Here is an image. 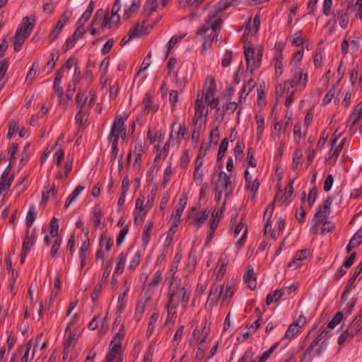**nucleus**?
<instances>
[{
    "label": "nucleus",
    "instance_id": "obj_53",
    "mask_svg": "<svg viewBox=\"0 0 362 362\" xmlns=\"http://www.w3.org/2000/svg\"><path fill=\"white\" fill-rule=\"evenodd\" d=\"M72 16V12L71 11H66L62 15L59 20L57 21L56 24V27L58 28L61 31L62 30L64 25L67 23Z\"/></svg>",
    "mask_w": 362,
    "mask_h": 362
},
{
    "label": "nucleus",
    "instance_id": "obj_42",
    "mask_svg": "<svg viewBox=\"0 0 362 362\" xmlns=\"http://www.w3.org/2000/svg\"><path fill=\"white\" fill-rule=\"evenodd\" d=\"M84 186L78 185L66 199L64 208L67 209L74 202H75L78 195L84 190Z\"/></svg>",
    "mask_w": 362,
    "mask_h": 362
},
{
    "label": "nucleus",
    "instance_id": "obj_63",
    "mask_svg": "<svg viewBox=\"0 0 362 362\" xmlns=\"http://www.w3.org/2000/svg\"><path fill=\"white\" fill-rule=\"evenodd\" d=\"M322 224L320 233L321 234H326L332 231L335 228V223L330 221H324L321 223Z\"/></svg>",
    "mask_w": 362,
    "mask_h": 362
},
{
    "label": "nucleus",
    "instance_id": "obj_50",
    "mask_svg": "<svg viewBox=\"0 0 362 362\" xmlns=\"http://www.w3.org/2000/svg\"><path fill=\"white\" fill-rule=\"evenodd\" d=\"M357 277L358 276H355L354 275L352 274L350 279H349L347 284L344 288V291L341 295V300L343 302H345L347 300L350 290L352 288L355 287V281Z\"/></svg>",
    "mask_w": 362,
    "mask_h": 362
},
{
    "label": "nucleus",
    "instance_id": "obj_58",
    "mask_svg": "<svg viewBox=\"0 0 362 362\" xmlns=\"http://www.w3.org/2000/svg\"><path fill=\"white\" fill-rule=\"evenodd\" d=\"M88 97L82 93H78L76 97V104L77 110H83L85 105L87 102Z\"/></svg>",
    "mask_w": 362,
    "mask_h": 362
},
{
    "label": "nucleus",
    "instance_id": "obj_26",
    "mask_svg": "<svg viewBox=\"0 0 362 362\" xmlns=\"http://www.w3.org/2000/svg\"><path fill=\"white\" fill-rule=\"evenodd\" d=\"M186 130L182 128L181 124L177 121H175L172 124V130L170 135H173V141L177 140L180 144L181 139H183L185 134Z\"/></svg>",
    "mask_w": 362,
    "mask_h": 362
},
{
    "label": "nucleus",
    "instance_id": "obj_45",
    "mask_svg": "<svg viewBox=\"0 0 362 362\" xmlns=\"http://www.w3.org/2000/svg\"><path fill=\"white\" fill-rule=\"evenodd\" d=\"M163 138V134L161 131H157L152 135L151 131L149 129L147 132V139L150 141L151 144L158 143L157 146H155V148H157V151H159V144L162 141Z\"/></svg>",
    "mask_w": 362,
    "mask_h": 362
},
{
    "label": "nucleus",
    "instance_id": "obj_9",
    "mask_svg": "<svg viewBox=\"0 0 362 362\" xmlns=\"http://www.w3.org/2000/svg\"><path fill=\"white\" fill-rule=\"evenodd\" d=\"M205 101L211 108H216L219 100L216 97V84L211 76H207L205 81Z\"/></svg>",
    "mask_w": 362,
    "mask_h": 362
},
{
    "label": "nucleus",
    "instance_id": "obj_35",
    "mask_svg": "<svg viewBox=\"0 0 362 362\" xmlns=\"http://www.w3.org/2000/svg\"><path fill=\"white\" fill-rule=\"evenodd\" d=\"M125 329L123 325H122L118 330L114 336L112 340L110 342V346H114L115 348H121L122 342L124 340L125 336Z\"/></svg>",
    "mask_w": 362,
    "mask_h": 362
},
{
    "label": "nucleus",
    "instance_id": "obj_15",
    "mask_svg": "<svg viewBox=\"0 0 362 362\" xmlns=\"http://www.w3.org/2000/svg\"><path fill=\"white\" fill-rule=\"evenodd\" d=\"M11 163L6 168L0 177V196L8 191L14 180L13 175L11 174Z\"/></svg>",
    "mask_w": 362,
    "mask_h": 362
},
{
    "label": "nucleus",
    "instance_id": "obj_37",
    "mask_svg": "<svg viewBox=\"0 0 362 362\" xmlns=\"http://www.w3.org/2000/svg\"><path fill=\"white\" fill-rule=\"evenodd\" d=\"M78 339V334L74 333L72 331L65 330L64 334V347L70 349L75 346Z\"/></svg>",
    "mask_w": 362,
    "mask_h": 362
},
{
    "label": "nucleus",
    "instance_id": "obj_11",
    "mask_svg": "<svg viewBox=\"0 0 362 362\" xmlns=\"http://www.w3.org/2000/svg\"><path fill=\"white\" fill-rule=\"evenodd\" d=\"M149 209L144 204V196L140 195L136 199L135 209L134 210V223L136 224L142 223Z\"/></svg>",
    "mask_w": 362,
    "mask_h": 362
},
{
    "label": "nucleus",
    "instance_id": "obj_51",
    "mask_svg": "<svg viewBox=\"0 0 362 362\" xmlns=\"http://www.w3.org/2000/svg\"><path fill=\"white\" fill-rule=\"evenodd\" d=\"M36 218V208L35 205H30L28 209V211L26 215V226H28V229L30 230V228L32 226Z\"/></svg>",
    "mask_w": 362,
    "mask_h": 362
},
{
    "label": "nucleus",
    "instance_id": "obj_34",
    "mask_svg": "<svg viewBox=\"0 0 362 362\" xmlns=\"http://www.w3.org/2000/svg\"><path fill=\"white\" fill-rule=\"evenodd\" d=\"M35 243V231L33 230L30 234V230L27 229L26 235L23 239L22 250L29 252Z\"/></svg>",
    "mask_w": 362,
    "mask_h": 362
},
{
    "label": "nucleus",
    "instance_id": "obj_49",
    "mask_svg": "<svg viewBox=\"0 0 362 362\" xmlns=\"http://www.w3.org/2000/svg\"><path fill=\"white\" fill-rule=\"evenodd\" d=\"M127 253L121 252L118 256V261L115 269V274H120L124 272Z\"/></svg>",
    "mask_w": 362,
    "mask_h": 362
},
{
    "label": "nucleus",
    "instance_id": "obj_12",
    "mask_svg": "<svg viewBox=\"0 0 362 362\" xmlns=\"http://www.w3.org/2000/svg\"><path fill=\"white\" fill-rule=\"evenodd\" d=\"M194 110L195 112L193 120L195 124L202 122L208 115V108L203 104V94L198 93L195 101Z\"/></svg>",
    "mask_w": 362,
    "mask_h": 362
},
{
    "label": "nucleus",
    "instance_id": "obj_32",
    "mask_svg": "<svg viewBox=\"0 0 362 362\" xmlns=\"http://www.w3.org/2000/svg\"><path fill=\"white\" fill-rule=\"evenodd\" d=\"M159 318V311L156 309L153 311L148 319V327L146 331L147 337H150L155 330L157 322Z\"/></svg>",
    "mask_w": 362,
    "mask_h": 362
},
{
    "label": "nucleus",
    "instance_id": "obj_25",
    "mask_svg": "<svg viewBox=\"0 0 362 362\" xmlns=\"http://www.w3.org/2000/svg\"><path fill=\"white\" fill-rule=\"evenodd\" d=\"M362 329V310L346 328L351 337H354Z\"/></svg>",
    "mask_w": 362,
    "mask_h": 362
},
{
    "label": "nucleus",
    "instance_id": "obj_60",
    "mask_svg": "<svg viewBox=\"0 0 362 362\" xmlns=\"http://www.w3.org/2000/svg\"><path fill=\"white\" fill-rule=\"evenodd\" d=\"M351 2V9L355 12V16L362 22V0H356V3Z\"/></svg>",
    "mask_w": 362,
    "mask_h": 362
},
{
    "label": "nucleus",
    "instance_id": "obj_8",
    "mask_svg": "<svg viewBox=\"0 0 362 362\" xmlns=\"http://www.w3.org/2000/svg\"><path fill=\"white\" fill-rule=\"evenodd\" d=\"M126 132L125 119L121 115H117L110 128L108 141L118 143L119 138H125Z\"/></svg>",
    "mask_w": 362,
    "mask_h": 362
},
{
    "label": "nucleus",
    "instance_id": "obj_13",
    "mask_svg": "<svg viewBox=\"0 0 362 362\" xmlns=\"http://www.w3.org/2000/svg\"><path fill=\"white\" fill-rule=\"evenodd\" d=\"M350 10H351V2L348 3L346 11L340 10L334 11L333 13L332 19L331 21H332L334 23L339 22V26L342 29H346L348 27L349 23L348 11Z\"/></svg>",
    "mask_w": 362,
    "mask_h": 362
},
{
    "label": "nucleus",
    "instance_id": "obj_23",
    "mask_svg": "<svg viewBox=\"0 0 362 362\" xmlns=\"http://www.w3.org/2000/svg\"><path fill=\"white\" fill-rule=\"evenodd\" d=\"M243 280L251 290H254L256 288V277L255 276L253 267L251 265L247 266L246 271L243 275Z\"/></svg>",
    "mask_w": 362,
    "mask_h": 362
},
{
    "label": "nucleus",
    "instance_id": "obj_62",
    "mask_svg": "<svg viewBox=\"0 0 362 362\" xmlns=\"http://www.w3.org/2000/svg\"><path fill=\"white\" fill-rule=\"evenodd\" d=\"M204 177V171L202 168H194L193 173V180L197 185H200L202 183Z\"/></svg>",
    "mask_w": 362,
    "mask_h": 362
},
{
    "label": "nucleus",
    "instance_id": "obj_6",
    "mask_svg": "<svg viewBox=\"0 0 362 362\" xmlns=\"http://www.w3.org/2000/svg\"><path fill=\"white\" fill-rule=\"evenodd\" d=\"M33 28L34 24L30 21V19L28 17H24L13 37V49L16 52L21 50L22 45L31 34Z\"/></svg>",
    "mask_w": 362,
    "mask_h": 362
},
{
    "label": "nucleus",
    "instance_id": "obj_33",
    "mask_svg": "<svg viewBox=\"0 0 362 362\" xmlns=\"http://www.w3.org/2000/svg\"><path fill=\"white\" fill-rule=\"evenodd\" d=\"M151 296H146L144 299L138 301L135 309V317L137 320H140L145 312L147 304L150 302Z\"/></svg>",
    "mask_w": 362,
    "mask_h": 362
},
{
    "label": "nucleus",
    "instance_id": "obj_10",
    "mask_svg": "<svg viewBox=\"0 0 362 362\" xmlns=\"http://www.w3.org/2000/svg\"><path fill=\"white\" fill-rule=\"evenodd\" d=\"M233 0H221L216 4L214 8L211 9L206 18L205 21L211 23H215L218 21V26H221L222 19L219 17V13L227 9L233 5Z\"/></svg>",
    "mask_w": 362,
    "mask_h": 362
},
{
    "label": "nucleus",
    "instance_id": "obj_22",
    "mask_svg": "<svg viewBox=\"0 0 362 362\" xmlns=\"http://www.w3.org/2000/svg\"><path fill=\"white\" fill-rule=\"evenodd\" d=\"M195 208L192 209V213L189 215L188 219L192 220L197 227H200L207 219L209 213L206 210L200 212H194Z\"/></svg>",
    "mask_w": 362,
    "mask_h": 362
},
{
    "label": "nucleus",
    "instance_id": "obj_5",
    "mask_svg": "<svg viewBox=\"0 0 362 362\" xmlns=\"http://www.w3.org/2000/svg\"><path fill=\"white\" fill-rule=\"evenodd\" d=\"M332 199L328 197L322 204H319L316 208V211L310 221V231L312 233H316L318 227L324 221H327L331 214V205Z\"/></svg>",
    "mask_w": 362,
    "mask_h": 362
},
{
    "label": "nucleus",
    "instance_id": "obj_55",
    "mask_svg": "<svg viewBox=\"0 0 362 362\" xmlns=\"http://www.w3.org/2000/svg\"><path fill=\"white\" fill-rule=\"evenodd\" d=\"M118 356H122L120 349L110 346L109 351L106 354L105 359L110 362H112L114 360H116Z\"/></svg>",
    "mask_w": 362,
    "mask_h": 362
},
{
    "label": "nucleus",
    "instance_id": "obj_19",
    "mask_svg": "<svg viewBox=\"0 0 362 362\" xmlns=\"http://www.w3.org/2000/svg\"><path fill=\"white\" fill-rule=\"evenodd\" d=\"M244 55L247 63V71L253 73L259 68L252 66V64L256 66V56L254 48L252 47H245Z\"/></svg>",
    "mask_w": 362,
    "mask_h": 362
},
{
    "label": "nucleus",
    "instance_id": "obj_46",
    "mask_svg": "<svg viewBox=\"0 0 362 362\" xmlns=\"http://www.w3.org/2000/svg\"><path fill=\"white\" fill-rule=\"evenodd\" d=\"M153 226V221H150L148 224H146L143 230L141 241L142 244L144 247H146L150 241L151 232Z\"/></svg>",
    "mask_w": 362,
    "mask_h": 362
},
{
    "label": "nucleus",
    "instance_id": "obj_36",
    "mask_svg": "<svg viewBox=\"0 0 362 362\" xmlns=\"http://www.w3.org/2000/svg\"><path fill=\"white\" fill-rule=\"evenodd\" d=\"M173 143L174 141H173V135H170L168 139L167 140L163 146V148L162 150H160V151L156 156L155 162L160 159H165L168 157L170 152V146Z\"/></svg>",
    "mask_w": 362,
    "mask_h": 362
},
{
    "label": "nucleus",
    "instance_id": "obj_38",
    "mask_svg": "<svg viewBox=\"0 0 362 362\" xmlns=\"http://www.w3.org/2000/svg\"><path fill=\"white\" fill-rule=\"evenodd\" d=\"M300 328L299 323L297 321H294L288 326L282 339L291 340L299 332Z\"/></svg>",
    "mask_w": 362,
    "mask_h": 362
},
{
    "label": "nucleus",
    "instance_id": "obj_28",
    "mask_svg": "<svg viewBox=\"0 0 362 362\" xmlns=\"http://www.w3.org/2000/svg\"><path fill=\"white\" fill-rule=\"evenodd\" d=\"M273 64L275 69V76L279 77L284 71L283 54L281 51L275 53L273 57Z\"/></svg>",
    "mask_w": 362,
    "mask_h": 362
},
{
    "label": "nucleus",
    "instance_id": "obj_40",
    "mask_svg": "<svg viewBox=\"0 0 362 362\" xmlns=\"http://www.w3.org/2000/svg\"><path fill=\"white\" fill-rule=\"evenodd\" d=\"M197 264V251L196 249L192 247L188 254L187 257V269L189 273L194 272L195 266Z\"/></svg>",
    "mask_w": 362,
    "mask_h": 362
},
{
    "label": "nucleus",
    "instance_id": "obj_52",
    "mask_svg": "<svg viewBox=\"0 0 362 362\" xmlns=\"http://www.w3.org/2000/svg\"><path fill=\"white\" fill-rule=\"evenodd\" d=\"M279 342L274 343L268 350L264 351L261 356L257 358L258 362H266L272 354L278 348Z\"/></svg>",
    "mask_w": 362,
    "mask_h": 362
},
{
    "label": "nucleus",
    "instance_id": "obj_44",
    "mask_svg": "<svg viewBox=\"0 0 362 362\" xmlns=\"http://www.w3.org/2000/svg\"><path fill=\"white\" fill-rule=\"evenodd\" d=\"M102 216V207L100 204H95L93 210V223L95 227L98 228L100 226Z\"/></svg>",
    "mask_w": 362,
    "mask_h": 362
},
{
    "label": "nucleus",
    "instance_id": "obj_18",
    "mask_svg": "<svg viewBox=\"0 0 362 362\" xmlns=\"http://www.w3.org/2000/svg\"><path fill=\"white\" fill-rule=\"evenodd\" d=\"M228 262L229 257L227 255L222 254L220 256L214 272V276H215L216 280H220L223 278Z\"/></svg>",
    "mask_w": 362,
    "mask_h": 362
},
{
    "label": "nucleus",
    "instance_id": "obj_29",
    "mask_svg": "<svg viewBox=\"0 0 362 362\" xmlns=\"http://www.w3.org/2000/svg\"><path fill=\"white\" fill-rule=\"evenodd\" d=\"M362 243V226L356 231V233L351 238L349 243L346 245V251L349 253L353 249L359 246Z\"/></svg>",
    "mask_w": 362,
    "mask_h": 362
},
{
    "label": "nucleus",
    "instance_id": "obj_57",
    "mask_svg": "<svg viewBox=\"0 0 362 362\" xmlns=\"http://www.w3.org/2000/svg\"><path fill=\"white\" fill-rule=\"evenodd\" d=\"M259 181L258 178H256L253 182H250L249 185H245V189L250 190L252 194V199H254L256 197V194L258 192L259 187Z\"/></svg>",
    "mask_w": 362,
    "mask_h": 362
},
{
    "label": "nucleus",
    "instance_id": "obj_31",
    "mask_svg": "<svg viewBox=\"0 0 362 362\" xmlns=\"http://www.w3.org/2000/svg\"><path fill=\"white\" fill-rule=\"evenodd\" d=\"M274 210V202H273L270 204H269L264 213L263 218L266 221V224L264 226V233L267 234L269 230H271L272 221L271 218Z\"/></svg>",
    "mask_w": 362,
    "mask_h": 362
},
{
    "label": "nucleus",
    "instance_id": "obj_27",
    "mask_svg": "<svg viewBox=\"0 0 362 362\" xmlns=\"http://www.w3.org/2000/svg\"><path fill=\"white\" fill-rule=\"evenodd\" d=\"M144 110L147 112H156L158 110V105L153 101L149 92L146 93L143 99Z\"/></svg>",
    "mask_w": 362,
    "mask_h": 362
},
{
    "label": "nucleus",
    "instance_id": "obj_1",
    "mask_svg": "<svg viewBox=\"0 0 362 362\" xmlns=\"http://www.w3.org/2000/svg\"><path fill=\"white\" fill-rule=\"evenodd\" d=\"M191 292L190 288L181 286L180 279L170 280L165 298V310L167 314L165 325L175 322L179 305L184 309L187 308Z\"/></svg>",
    "mask_w": 362,
    "mask_h": 362
},
{
    "label": "nucleus",
    "instance_id": "obj_39",
    "mask_svg": "<svg viewBox=\"0 0 362 362\" xmlns=\"http://www.w3.org/2000/svg\"><path fill=\"white\" fill-rule=\"evenodd\" d=\"M182 259V255L180 252H177L174 257L173 261L171 264V267L169 271L170 279H177L175 277V274L178 271L179 264Z\"/></svg>",
    "mask_w": 362,
    "mask_h": 362
},
{
    "label": "nucleus",
    "instance_id": "obj_3",
    "mask_svg": "<svg viewBox=\"0 0 362 362\" xmlns=\"http://www.w3.org/2000/svg\"><path fill=\"white\" fill-rule=\"evenodd\" d=\"M218 22L219 21L212 24L205 21L204 23L197 29V35L204 37L202 44L204 52L211 48L214 39L218 37L220 28Z\"/></svg>",
    "mask_w": 362,
    "mask_h": 362
},
{
    "label": "nucleus",
    "instance_id": "obj_56",
    "mask_svg": "<svg viewBox=\"0 0 362 362\" xmlns=\"http://www.w3.org/2000/svg\"><path fill=\"white\" fill-rule=\"evenodd\" d=\"M283 296V293L281 289L274 291L272 293H269L266 297V304L267 305L272 304L274 302L277 301L279 298Z\"/></svg>",
    "mask_w": 362,
    "mask_h": 362
},
{
    "label": "nucleus",
    "instance_id": "obj_43",
    "mask_svg": "<svg viewBox=\"0 0 362 362\" xmlns=\"http://www.w3.org/2000/svg\"><path fill=\"white\" fill-rule=\"evenodd\" d=\"M140 6V0H133L130 6L124 10L123 18L129 19L132 15L135 13Z\"/></svg>",
    "mask_w": 362,
    "mask_h": 362
},
{
    "label": "nucleus",
    "instance_id": "obj_47",
    "mask_svg": "<svg viewBox=\"0 0 362 362\" xmlns=\"http://www.w3.org/2000/svg\"><path fill=\"white\" fill-rule=\"evenodd\" d=\"M255 121L257 124V139L259 141L264 129V117L262 115H256Z\"/></svg>",
    "mask_w": 362,
    "mask_h": 362
},
{
    "label": "nucleus",
    "instance_id": "obj_14",
    "mask_svg": "<svg viewBox=\"0 0 362 362\" xmlns=\"http://www.w3.org/2000/svg\"><path fill=\"white\" fill-rule=\"evenodd\" d=\"M187 203V197L186 195H182L178 200L177 205L175 207L174 211L171 214V221L173 222L172 225H175L178 226V224L180 223V218L184 211V209L186 207Z\"/></svg>",
    "mask_w": 362,
    "mask_h": 362
},
{
    "label": "nucleus",
    "instance_id": "obj_16",
    "mask_svg": "<svg viewBox=\"0 0 362 362\" xmlns=\"http://www.w3.org/2000/svg\"><path fill=\"white\" fill-rule=\"evenodd\" d=\"M339 134L337 135L336 132L332 135V146L331 150L329 151L327 160H333V162H335L337 159L339 157V153H341L344 145L346 142V139H343L340 141V142L337 144V141L339 140Z\"/></svg>",
    "mask_w": 362,
    "mask_h": 362
},
{
    "label": "nucleus",
    "instance_id": "obj_21",
    "mask_svg": "<svg viewBox=\"0 0 362 362\" xmlns=\"http://www.w3.org/2000/svg\"><path fill=\"white\" fill-rule=\"evenodd\" d=\"M308 253L309 251L306 249L296 252L292 261L288 264V267L291 269H296L301 267L302 262L307 258Z\"/></svg>",
    "mask_w": 362,
    "mask_h": 362
},
{
    "label": "nucleus",
    "instance_id": "obj_7",
    "mask_svg": "<svg viewBox=\"0 0 362 362\" xmlns=\"http://www.w3.org/2000/svg\"><path fill=\"white\" fill-rule=\"evenodd\" d=\"M235 292L234 285L232 284H226L221 287L214 286L210 292L209 299L216 303L221 300L223 301L231 298Z\"/></svg>",
    "mask_w": 362,
    "mask_h": 362
},
{
    "label": "nucleus",
    "instance_id": "obj_59",
    "mask_svg": "<svg viewBox=\"0 0 362 362\" xmlns=\"http://www.w3.org/2000/svg\"><path fill=\"white\" fill-rule=\"evenodd\" d=\"M113 243V238H107L105 235H103L100 239V247H104L105 251L108 252L110 250Z\"/></svg>",
    "mask_w": 362,
    "mask_h": 362
},
{
    "label": "nucleus",
    "instance_id": "obj_30",
    "mask_svg": "<svg viewBox=\"0 0 362 362\" xmlns=\"http://www.w3.org/2000/svg\"><path fill=\"white\" fill-rule=\"evenodd\" d=\"M255 82L253 79L249 80L247 83L243 86L239 93L240 106H242V105L245 103L247 95L255 88Z\"/></svg>",
    "mask_w": 362,
    "mask_h": 362
},
{
    "label": "nucleus",
    "instance_id": "obj_24",
    "mask_svg": "<svg viewBox=\"0 0 362 362\" xmlns=\"http://www.w3.org/2000/svg\"><path fill=\"white\" fill-rule=\"evenodd\" d=\"M120 21L119 15L110 14L109 11H107L103 18V21L101 24V28H104L108 27L109 28L117 26Z\"/></svg>",
    "mask_w": 362,
    "mask_h": 362
},
{
    "label": "nucleus",
    "instance_id": "obj_54",
    "mask_svg": "<svg viewBox=\"0 0 362 362\" xmlns=\"http://www.w3.org/2000/svg\"><path fill=\"white\" fill-rule=\"evenodd\" d=\"M141 259V252L137 250L132 257L128 269L130 270H135L136 268L139 265Z\"/></svg>",
    "mask_w": 362,
    "mask_h": 362
},
{
    "label": "nucleus",
    "instance_id": "obj_20",
    "mask_svg": "<svg viewBox=\"0 0 362 362\" xmlns=\"http://www.w3.org/2000/svg\"><path fill=\"white\" fill-rule=\"evenodd\" d=\"M330 329L327 328V327L324 329L320 334L311 342L309 347L307 349L306 351L304 354L303 361H309L310 360V355L313 351L314 349L318 345L319 342L327 335Z\"/></svg>",
    "mask_w": 362,
    "mask_h": 362
},
{
    "label": "nucleus",
    "instance_id": "obj_17",
    "mask_svg": "<svg viewBox=\"0 0 362 362\" xmlns=\"http://www.w3.org/2000/svg\"><path fill=\"white\" fill-rule=\"evenodd\" d=\"M144 31V22L142 24L137 23L133 28L130 29L120 42V45L124 46L131 40L140 37Z\"/></svg>",
    "mask_w": 362,
    "mask_h": 362
},
{
    "label": "nucleus",
    "instance_id": "obj_2",
    "mask_svg": "<svg viewBox=\"0 0 362 362\" xmlns=\"http://www.w3.org/2000/svg\"><path fill=\"white\" fill-rule=\"evenodd\" d=\"M214 199L219 202L222 194L224 193L225 200L223 204L226 202V199L232 194L235 185L231 180V177L228 175L224 171H221L218 174V178L214 182Z\"/></svg>",
    "mask_w": 362,
    "mask_h": 362
},
{
    "label": "nucleus",
    "instance_id": "obj_61",
    "mask_svg": "<svg viewBox=\"0 0 362 362\" xmlns=\"http://www.w3.org/2000/svg\"><path fill=\"white\" fill-rule=\"evenodd\" d=\"M343 317L344 315L341 312L337 313V314L332 319V320L329 322L327 328H329V329H334L338 324H339V322H341Z\"/></svg>",
    "mask_w": 362,
    "mask_h": 362
},
{
    "label": "nucleus",
    "instance_id": "obj_48",
    "mask_svg": "<svg viewBox=\"0 0 362 362\" xmlns=\"http://www.w3.org/2000/svg\"><path fill=\"white\" fill-rule=\"evenodd\" d=\"M162 281V272L159 270L156 271L153 276L152 279L148 286V291H150L151 290H156L158 285Z\"/></svg>",
    "mask_w": 362,
    "mask_h": 362
},
{
    "label": "nucleus",
    "instance_id": "obj_64",
    "mask_svg": "<svg viewBox=\"0 0 362 362\" xmlns=\"http://www.w3.org/2000/svg\"><path fill=\"white\" fill-rule=\"evenodd\" d=\"M302 157H303V151L300 149L296 150L293 153V163H292L293 170H296L298 168Z\"/></svg>",
    "mask_w": 362,
    "mask_h": 362
},
{
    "label": "nucleus",
    "instance_id": "obj_4",
    "mask_svg": "<svg viewBox=\"0 0 362 362\" xmlns=\"http://www.w3.org/2000/svg\"><path fill=\"white\" fill-rule=\"evenodd\" d=\"M308 82V74L307 71L302 69L300 67L296 69L293 76L291 79L287 80L284 83L279 84L276 86V90L278 93L279 91H285L290 90L291 88L299 87L301 90H305Z\"/></svg>",
    "mask_w": 362,
    "mask_h": 362
},
{
    "label": "nucleus",
    "instance_id": "obj_41",
    "mask_svg": "<svg viewBox=\"0 0 362 362\" xmlns=\"http://www.w3.org/2000/svg\"><path fill=\"white\" fill-rule=\"evenodd\" d=\"M132 154L135 156L134 164H139L141 161V157L144 153V147L141 141H136L134 149L132 151Z\"/></svg>",
    "mask_w": 362,
    "mask_h": 362
}]
</instances>
